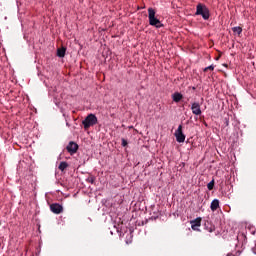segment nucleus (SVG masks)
<instances>
[{
    "label": "nucleus",
    "mask_w": 256,
    "mask_h": 256,
    "mask_svg": "<svg viewBox=\"0 0 256 256\" xmlns=\"http://www.w3.org/2000/svg\"><path fill=\"white\" fill-rule=\"evenodd\" d=\"M155 9L153 8H148V19H149V24L152 27H156L157 29H161L163 27V23H161V20L155 17Z\"/></svg>",
    "instance_id": "f257e3e1"
},
{
    "label": "nucleus",
    "mask_w": 256,
    "mask_h": 256,
    "mask_svg": "<svg viewBox=\"0 0 256 256\" xmlns=\"http://www.w3.org/2000/svg\"><path fill=\"white\" fill-rule=\"evenodd\" d=\"M195 15H201L202 19H204L205 21H207L209 17H211V14L209 13V8L201 3L196 6Z\"/></svg>",
    "instance_id": "f03ea898"
},
{
    "label": "nucleus",
    "mask_w": 256,
    "mask_h": 256,
    "mask_svg": "<svg viewBox=\"0 0 256 256\" xmlns=\"http://www.w3.org/2000/svg\"><path fill=\"white\" fill-rule=\"evenodd\" d=\"M97 116L95 114H89L83 121L82 125H84L85 131L89 129L90 127H93L94 125H97Z\"/></svg>",
    "instance_id": "7ed1b4c3"
},
{
    "label": "nucleus",
    "mask_w": 256,
    "mask_h": 256,
    "mask_svg": "<svg viewBox=\"0 0 256 256\" xmlns=\"http://www.w3.org/2000/svg\"><path fill=\"white\" fill-rule=\"evenodd\" d=\"M174 135L178 143H185V134H183V125L178 126Z\"/></svg>",
    "instance_id": "20e7f679"
},
{
    "label": "nucleus",
    "mask_w": 256,
    "mask_h": 256,
    "mask_svg": "<svg viewBox=\"0 0 256 256\" xmlns=\"http://www.w3.org/2000/svg\"><path fill=\"white\" fill-rule=\"evenodd\" d=\"M66 150L68 151V153H70V155H75V153H77V151H79V145L77 143L71 141L67 145Z\"/></svg>",
    "instance_id": "39448f33"
},
{
    "label": "nucleus",
    "mask_w": 256,
    "mask_h": 256,
    "mask_svg": "<svg viewBox=\"0 0 256 256\" xmlns=\"http://www.w3.org/2000/svg\"><path fill=\"white\" fill-rule=\"evenodd\" d=\"M50 210L52 213H55V215H60V213H63V206L59 203H53L50 205Z\"/></svg>",
    "instance_id": "423d86ee"
},
{
    "label": "nucleus",
    "mask_w": 256,
    "mask_h": 256,
    "mask_svg": "<svg viewBox=\"0 0 256 256\" xmlns=\"http://www.w3.org/2000/svg\"><path fill=\"white\" fill-rule=\"evenodd\" d=\"M201 221H202L201 217H198L190 221L191 228L193 229V231H199V227H201Z\"/></svg>",
    "instance_id": "0eeeda50"
},
{
    "label": "nucleus",
    "mask_w": 256,
    "mask_h": 256,
    "mask_svg": "<svg viewBox=\"0 0 256 256\" xmlns=\"http://www.w3.org/2000/svg\"><path fill=\"white\" fill-rule=\"evenodd\" d=\"M191 111H192L193 115H201V113H202L201 104H199L198 102L192 103Z\"/></svg>",
    "instance_id": "6e6552de"
},
{
    "label": "nucleus",
    "mask_w": 256,
    "mask_h": 256,
    "mask_svg": "<svg viewBox=\"0 0 256 256\" xmlns=\"http://www.w3.org/2000/svg\"><path fill=\"white\" fill-rule=\"evenodd\" d=\"M172 99L175 103H179V101H181V99H183V94L179 93V92H175L172 95Z\"/></svg>",
    "instance_id": "1a4fd4ad"
},
{
    "label": "nucleus",
    "mask_w": 256,
    "mask_h": 256,
    "mask_svg": "<svg viewBox=\"0 0 256 256\" xmlns=\"http://www.w3.org/2000/svg\"><path fill=\"white\" fill-rule=\"evenodd\" d=\"M210 209H211V211H217L219 209V200L218 199H214L211 202Z\"/></svg>",
    "instance_id": "9d476101"
},
{
    "label": "nucleus",
    "mask_w": 256,
    "mask_h": 256,
    "mask_svg": "<svg viewBox=\"0 0 256 256\" xmlns=\"http://www.w3.org/2000/svg\"><path fill=\"white\" fill-rule=\"evenodd\" d=\"M66 51H67V48H65V47L59 48L57 50V56L61 57V58L65 57Z\"/></svg>",
    "instance_id": "9b49d317"
},
{
    "label": "nucleus",
    "mask_w": 256,
    "mask_h": 256,
    "mask_svg": "<svg viewBox=\"0 0 256 256\" xmlns=\"http://www.w3.org/2000/svg\"><path fill=\"white\" fill-rule=\"evenodd\" d=\"M67 167H69V164L67 162H60L58 169L60 171H65V169H67Z\"/></svg>",
    "instance_id": "f8f14e48"
},
{
    "label": "nucleus",
    "mask_w": 256,
    "mask_h": 256,
    "mask_svg": "<svg viewBox=\"0 0 256 256\" xmlns=\"http://www.w3.org/2000/svg\"><path fill=\"white\" fill-rule=\"evenodd\" d=\"M233 33H237L238 35H240L241 33H243V28L237 26L232 28Z\"/></svg>",
    "instance_id": "ddd939ff"
},
{
    "label": "nucleus",
    "mask_w": 256,
    "mask_h": 256,
    "mask_svg": "<svg viewBox=\"0 0 256 256\" xmlns=\"http://www.w3.org/2000/svg\"><path fill=\"white\" fill-rule=\"evenodd\" d=\"M215 187V180L213 179L212 181H210L208 184H207V189L209 191H213V188Z\"/></svg>",
    "instance_id": "4468645a"
},
{
    "label": "nucleus",
    "mask_w": 256,
    "mask_h": 256,
    "mask_svg": "<svg viewBox=\"0 0 256 256\" xmlns=\"http://www.w3.org/2000/svg\"><path fill=\"white\" fill-rule=\"evenodd\" d=\"M214 70H215V66L210 65V66L204 68L203 71H204V73H207V71H214Z\"/></svg>",
    "instance_id": "2eb2a0df"
},
{
    "label": "nucleus",
    "mask_w": 256,
    "mask_h": 256,
    "mask_svg": "<svg viewBox=\"0 0 256 256\" xmlns=\"http://www.w3.org/2000/svg\"><path fill=\"white\" fill-rule=\"evenodd\" d=\"M88 183H91L92 185L95 183V176H90L87 178Z\"/></svg>",
    "instance_id": "dca6fc26"
},
{
    "label": "nucleus",
    "mask_w": 256,
    "mask_h": 256,
    "mask_svg": "<svg viewBox=\"0 0 256 256\" xmlns=\"http://www.w3.org/2000/svg\"><path fill=\"white\" fill-rule=\"evenodd\" d=\"M128 142L125 138H122V147H127Z\"/></svg>",
    "instance_id": "f3484780"
},
{
    "label": "nucleus",
    "mask_w": 256,
    "mask_h": 256,
    "mask_svg": "<svg viewBox=\"0 0 256 256\" xmlns=\"http://www.w3.org/2000/svg\"><path fill=\"white\" fill-rule=\"evenodd\" d=\"M224 123L226 127H229V118H225Z\"/></svg>",
    "instance_id": "a211bd4d"
},
{
    "label": "nucleus",
    "mask_w": 256,
    "mask_h": 256,
    "mask_svg": "<svg viewBox=\"0 0 256 256\" xmlns=\"http://www.w3.org/2000/svg\"><path fill=\"white\" fill-rule=\"evenodd\" d=\"M227 256H235V255H233V254H228Z\"/></svg>",
    "instance_id": "6ab92c4d"
},
{
    "label": "nucleus",
    "mask_w": 256,
    "mask_h": 256,
    "mask_svg": "<svg viewBox=\"0 0 256 256\" xmlns=\"http://www.w3.org/2000/svg\"><path fill=\"white\" fill-rule=\"evenodd\" d=\"M210 233H213V229L210 230Z\"/></svg>",
    "instance_id": "aec40b11"
}]
</instances>
